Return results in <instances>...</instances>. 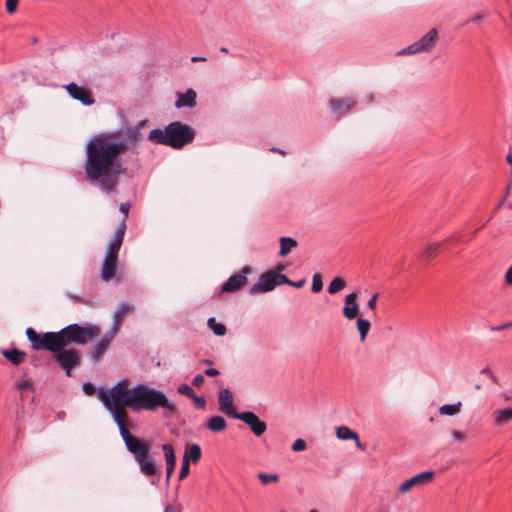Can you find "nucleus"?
<instances>
[{
	"mask_svg": "<svg viewBox=\"0 0 512 512\" xmlns=\"http://www.w3.org/2000/svg\"><path fill=\"white\" fill-rule=\"evenodd\" d=\"M97 397L117 424L125 446L139 465L140 472L146 477L155 476L158 467L155 458L151 455L150 444L132 435L127 429L126 407L134 412L155 411L158 408L174 412L177 408L176 404L171 402L163 391L146 384L130 387L127 379L118 381L107 390L99 389Z\"/></svg>",
	"mask_w": 512,
	"mask_h": 512,
	"instance_id": "1",
	"label": "nucleus"
},
{
	"mask_svg": "<svg viewBox=\"0 0 512 512\" xmlns=\"http://www.w3.org/2000/svg\"><path fill=\"white\" fill-rule=\"evenodd\" d=\"M139 136L140 130L135 126L93 136L86 146L83 165L85 179L103 193L115 192L119 177L126 172L121 156L128 151L130 145L139 141Z\"/></svg>",
	"mask_w": 512,
	"mask_h": 512,
	"instance_id": "2",
	"label": "nucleus"
},
{
	"mask_svg": "<svg viewBox=\"0 0 512 512\" xmlns=\"http://www.w3.org/2000/svg\"><path fill=\"white\" fill-rule=\"evenodd\" d=\"M195 136L196 132L191 126L175 121L168 124L164 129H152L148 134V140L173 149H182L192 143Z\"/></svg>",
	"mask_w": 512,
	"mask_h": 512,
	"instance_id": "3",
	"label": "nucleus"
},
{
	"mask_svg": "<svg viewBox=\"0 0 512 512\" xmlns=\"http://www.w3.org/2000/svg\"><path fill=\"white\" fill-rule=\"evenodd\" d=\"M126 225L120 222L115 230L112 240L106 247V252L101 264L100 279L102 282H109L116 276L118 265V253L123 243Z\"/></svg>",
	"mask_w": 512,
	"mask_h": 512,
	"instance_id": "4",
	"label": "nucleus"
},
{
	"mask_svg": "<svg viewBox=\"0 0 512 512\" xmlns=\"http://www.w3.org/2000/svg\"><path fill=\"white\" fill-rule=\"evenodd\" d=\"M98 331L99 329L95 325L70 324L58 331V334H60L64 348L72 343L83 345L88 339L94 338Z\"/></svg>",
	"mask_w": 512,
	"mask_h": 512,
	"instance_id": "5",
	"label": "nucleus"
},
{
	"mask_svg": "<svg viewBox=\"0 0 512 512\" xmlns=\"http://www.w3.org/2000/svg\"><path fill=\"white\" fill-rule=\"evenodd\" d=\"M438 39V32L435 28L429 30L423 37H421L418 41L409 45L408 47L402 49L399 54L400 55H414L421 52H429L431 51Z\"/></svg>",
	"mask_w": 512,
	"mask_h": 512,
	"instance_id": "6",
	"label": "nucleus"
},
{
	"mask_svg": "<svg viewBox=\"0 0 512 512\" xmlns=\"http://www.w3.org/2000/svg\"><path fill=\"white\" fill-rule=\"evenodd\" d=\"M54 360L64 370L66 376L70 377L72 369L81 363V354L76 349L64 347L54 354Z\"/></svg>",
	"mask_w": 512,
	"mask_h": 512,
	"instance_id": "7",
	"label": "nucleus"
},
{
	"mask_svg": "<svg viewBox=\"0 0 512 512\" xmlns=\"http://www.w3.org/2000/svg\"><path fill=\"white\" fill-rule=\"evenodd\" d=\"M64 88L72 99L79 101L84 106H91L95 103L92 92L84 86L70 82Z\"/></svg>",
	"mask_w": 512,
	"mask_h": 512,
	"instance_id": "8",
	"label": "nucleus"
},
{
	"mask_svg": "<svg viewBox=\"0 0 512 512\" xmlns=\"http://www.w3.org/2000/svg\"><path fill=\"white\" fill-rule=\"evenodd\" d=\"M63 348L58 332H46L40 335L34 350H48L54 354Z\"/></svg>",
	"mask_w": 512,
	"mask_h": 512,
	"instance_id": "9",
	"label": "nucleus"
},
{
	"mask_svg": "<svg viewBox=\"0 0 512 512\" xmlns=\"http://www.w3.org/2000/svg\"><path fill=\"white\" fill-rule=\"evenodd\" d=\"M433 471H424L421 472L404 482H402L398 487V492L401 494L408 493L412 488L419 487L430 483L434 479Z\"/></svg>",
	"mask_w": 512,
	"mask_h": 512,
	"instance_id": "10",
	"label": "nucleus"
},
{
	"mask_svg": "<svg viewBox=\"0 0 512 512\" xmlns=\"http://www.w3.org/2000/svg\"><path fill=\"white\" fill-rule=\"evenodd\" d=\"M277 286L275 271H268L260 275L258 281L249 289L251 294L272 291Z\"/></svg>",
	"mask_w": 512,
	"mask_h": 512,
	"instance_id": "11",
	"label": "nucleus"
},
{
	"mask_svg": "<svg viewBox=\"0 0 512 512\" xmlns=\"http://www.w3.org/2000/svg\"><path fill=\"white\" fill-rule=\"evenodd\" d=\"M235 419H239L247 424L256 436H261L266 431L267 426L265 422L260 420L254 412H241L238 415H235Z\"/></svg>",
	"mask_w": 512,
	"mask_h": 512,
	"instance_id": "12",
	"label": "nucleus"
},
{
	"mask_svg": "<svg viewBox=\"0 0 512 512\" xmlns=\"http://www.w3.org/2000/svg\"><path fill=\"white\" fill-rule=\"evenodd\" d=\"M251 272V268L249 266H245L242 268L240 273H236L228 278V280L223 283L222 291L223 292H234L239 290L241 287L246 285L247 277L246 275Z\"/></svg>",
	"mask_w": 512,
	"mask_h": 512,
	"instance_id": "13",
	"label": "nucleus"
},
{
	"mask_svg": "<svg viewBox=\"0 0 512 512\" xmlns=\"http://www.w3.org/2000/svg\"><path fill=\"white\" fill-rule=\"evenodd\" d=\"M218 404L219 410L229 417L235 418V415L239 414L234 407L233 394L228 388L220 390Z\"/></svg>",
	"mask_w": 512,
	"mask_h": 512,
	"instance_id": "14",
	"label": "nucleus"
},
{
	"mask_svg": "<svg viewBox=\"0 0 512 512\" xmlns=\"http://www.w3.org/2000/svg\"><path fill=\"white\" fill-rule=\"evenodd\" d=\"M358 293L351 292L344 298V307L342 309L343 316L348 320L357 318L360 313L359 304L357 303Z\"/></svg>",
	"mask_w": 512,
	"mask_h": 512,
	"instance_id": "15",
	"label": "nucleus"
},
{
	"mask_svg": "<svg viewBox=\"0 0 512 512\" xmlns=\"http://www.w3.org/2000/svg\"><path fill=\"white\" fill-rule=\"evenodd\" d=\"M357 105V100L354 97H347L343 99L332 98L329 101L330 109L337 114L348 113L352 108Z\"/></svg>",
	"mask_w": 512,
	"mask_h": 512,
	"instance_id": "16",
	"label": "nucleus"
},
{
	"mask_svg": "<svg viewBox=\"0 0 512 512\" xmlns=\"http://www.w3.org/2000/svg\"><path fill=\"white\" fill-rule=\"evenodd\" d=\"M162 450L164 452L166 461V482L168 483L175 470L176 457L173 446L171 444H163Z\"/></svg>",
	"mask_w": 512,
	"mask_h": 512,
	"instance_id": "17",
	"label": "nucleus"
},
{
	"mask_svg": "<svg viewBox=\"0 0 512 512\" xmlns=\"http://www.w3.org/2000/svg\"><path fill=\"white\" fill-rule=\"evenodd\" d=\"M133 308V305L132 304H129V303H121L116 311L114 312V316H113V325L111 327L110 330H112V334H117V331L121 325V323L123 322L124 318L126 317V315L129 313V311Z\"/></svg>",
	"mask_w": 512,
	"mask_h": 512,
	"instance_id": "18",
	"label": "nucleus"
},
{
	"mask_svg": "<svg viewBox=\"0 0 512 512\" xmlns=\"http://www.w3.org/2000/svg\"><path fill=\"white\" fill-rule=\"evenodd\" d=\"M336 436L341 440H354L356 447L362 451L366 449V446L361 443L359 435L351 430L347 426H339L336 428Z\"/></svg>",
	"mask_w": 512,
	"mask_h": 512,
	"instance_id": "19",
	"label": "nucleus"
},
{
	"mask_svg": "<svg viewBox=\"0 0 512 512\" xmlns=\"http://www.w3.org/2000/svg\"><path fill=\"white\" fill-rule=\"evenodd\" d=\"M116 334H112V330H110L103 338H101L93 347L91 351V356L98 360L109 348L112 339Z\"/></svg>",
	"mask_w": 512,
	"mask_h": 512,
	"instance_id": "20",
	"label": "nucleus"
},
{
	"mask_svg": "<svg viewBox=\"0 0 512 512\" xmlns=\"http://www.w3.org/2000/svg\"><path fill=\"white\" fill-rule=\"evenodd\" d=\"M196 92L193 89H188L184 93H178V99L175 102L177 108L193 107L196 104Z\"/></svg>",
	"mask_w": 512,
	"mask_h": 512,
	"instance_id": "21",
	"label": "nucleus"
},
{
	"mask_svg": "<svg viewBox=\"0 0 512 512\" xmlns=\"http://www.w3.org/2000/svg\"><path fill=\"white\" fill-rule=\"evenodd\" d=\"M492 416L495 425L503 426L512 421V408L497 409Z\"/></svg>",
	"mask_w": 512,
	"mask_h": 512,
	"instance_id": "22",
	"label": "nucleus"
},
{
	"mask_svg": "<svg viewBox=\"0 0 512 512\" xmlns=\"http://www.w3.org/2000/svg\"><path fill=\"white\" fill-rule=\"evenodd\" d=\"M206 427L208 430L214 433L222 432L226 429L227 423L226 420L219 415L212 416L208 419L206 423Z\"/></svg>",
	"mask_w": 512,
	"mask_h": 512,
	"instance_id": "23",
	"label": "nucleus"
},
{
	"mask_svg": "<svg viewBox=\"0 0 512 512\" xmlns=\"http://www.w3.org/2000/svg\"><path fill=\"white\" fill-rule=\"evenodd\" d=\"M2 354L14 365H19L25 357V353L16 348L11 350H3Z\"/></svg>",
	"mask_w": 512,
	"mask_h": 512,
	"instance_id": "24",
	"label": "nucleus"
},
{
	"mask_svg": "<svg viewBox=\"0 0 512 512\" xmlns=\"http://www.w3.org/2000/svg\"><path fill=\"white\" fill-rule=\"evenodd\" d=\"M296 246H297V241L295 239H293L291 237H281L280 238V251H279V255L281 257L286 256Z\"/></svg>",
	"mask_w": 512,
	"mask_h": 512,
	"instance_id": "25",
	"label": "nucleus"
},
{
	"mask_svg": "<svg viewBox=\"0 0 512 512\" xmlns=\"http://www.w3.org/2000/svg\"><path fill=\"white\" fill-rule=\"evenodd\" d=\"M448 240L442 242H434L428 244L421 254V258L427 260L435 255H437L439 248L441 245L445 244Z\"/></svg>",
	"mask_w": 512,
	"mask_h": 512,
	"instance_id": "26",
	"label": "nucleus"
},
{
	"mask_svg": "<svg viewBox=\"0 0 512 512\" xmlns=\"http://www.w3.org/2000/svg\"><path fill=\"white\" fill-rule=\"evenodd\" d=\"M461 407L462 403L460 401L454 404H444L439 408V413L441 415L454 416L460 412Z\"/></svg>",
	"mask_w": 512,
	"mask_h": 512,
	"instance_id": "27",
	"label": "nucleus"
},
{
	"mask_svg": "<svg viewBox=\"0 0 512 512\" xmlns=\"http://www.w3.org/2000/svg\"><path fill=\"white\" fill-rule=\"evenodd\" d=\"M209 328L217 336H223L226 333V327L224 324L217 322L214 317H210L207 321Z\"/></svg>",
	"mask_w": 512,
	"mask_h": 512,
	"instance_id": "28",
	"label": "nucleus"
},
{
	"mask_svg": "<svg viewBox=\"0 0 512 512\" xmlns=\"http://www.w3.org/2000/svg\"><path fill=\"white\" fill-rule=\"evenodd\" d=\"M371 327V323L367 319L359 318L357 320V329L360 335V340L364 341Z\"/></svg>",
	"mask_w": 512,
	"mask_h": 512,
	"instance_id": "29",
	"label": "nucleus"
},
{
	"mask_svg": "<svg viewBox=\"0 0 512 512\" xmlns=\"http://www.w3.org/2000/svg\"><path fill=\"white\" fill-rule=\"evenodd\" d=\"M345 281L340 277H335L328 286V292L330 294H335L341 291L345 287Z\"/></svg>",
	"mask_w": 512,
	"mask_h": 512,
	"instance_id": "30",
	"label": "nucleus"
},
{
	"mask_svg": "<svg viewBox=\"0 0 512 512\" xmlns=\"http://www.w3.org/2000/svg\"><path fill=\"white\" fill-rule=\"evenodd\" d=\"M189 460L196 463L201 458V448L198 444H192L189 448L186 449Z\"/></svg>",
	"mask_w": 512,
	"mask_h": 512,
	"instance_id": "31",
	"label": "nucleus"
},
{
	"mask_svg": "<svg viewBox=\"0 0 512 512\" xmlns=\"http://www.w3.org/2000/svg\"><path fill=\"white\" fill-rule=\"evenodd\" d=\"M258 479L261 481L262 484L267 485L269 483H276L279 481V475L276 473L273 474H267L260 472L258 473Z\"/></svg>",
	"mask_w": 512,
	"mask_h": 512,
	"instance_id": "32",
	"label": "nucleus"
},
{
	"mask_svg": "<svg viewBox=\"0 0 512 512\" xmlns=\"http://www.w3.org/2000/svg\"><path fill=\"white\" fill-rule=\"evenodd\" d=\"M190 468H189V458L187 455V452L184 453L181 469L179 472V479L182 480L187 477L189 474Z\"/></svg>",
	"mask_w": 512,
	"mask_h": 512,
	"instance_id": "33",
	"label": "nucleus"
},
{
	"mask_svg": "<svg viewBox=\"0 0 512 512\" xmlns=\"http://www.w3.org/2000/svg\"><path fill=\"white\" fill-rule=\"evenodd\" d=\"M282 269H283L282 266H278L277 269L274 270L275 276H276V281H277V286L282 285V284L289 285L290 281H291L286 275L281 274Z\"/></svg>",
	"mask_w": 512,
	"mask_h": 512,
	"instance_id": "34",
	"label": "nucleus"
},
{
	"mask_svg": "<svg viewBox=\"0 0 512 512\" xmlns=\"http://www.w3.org/2000/svg\"><path fill=\"white\" fill-rule=\"evenodd\" d=\"M323 288V282H322V277L320 274H315L313 276V279H312V287H311V290L314 292V293H318L322 290Z\"/></svg>",
	"mask_w": 512,
	"mask_h": 512,
	"instance_id": "35",
	"label": "nucleus"
},
{
	"mask_svg": "<svg viewBox=\"0 0 512 512\" xmlns=\"http://www.w3.org/2000/svg\"><path fill=\"white\" fill-rule=\"evenodd\" d=\"M26 335L28 340L31 342V346L35 349V345L37 344L40 335L31 327L27 328Z\"/></svg>",
	"mask_w": 512,
	"mask_h": 512,
	"instance_id": "36",
	"label": "nucleus"
},
{
	"mask_svg": "<svg viewBox=\"0 0 512 512\" xmlns=\"http://www.w3.org/2000/svg\"><path fill=\"white\" fill-rule=\"evenodd\" d=\"M177 391L181 395L191 397L194 394L193 389L188 384H181L178 386Z\"/></svg>",
	"mask_w": 512,
	"mask_h": 512,
	"instance_id": "37",
	"label": "nucleus"
},
{
	"mask_svg": "<svg viewBox=\"0 0 512 512\" xmlns=\"http://www.w3.org/2000/svg\"><path fill=\"white\" fill-rule=\"evenodd\" d=\"M196 408L204 409L206 406V400L203 396H197L195 393L190 397Z\"/></svg>",
	"mask_w": 512,
	"mask_h": 512,
	"instance_id": "38",
	"label": "nucleus"
},
{
	"mask_svg": "<svg viewBox=\"0 0 512 512\" xmlns=\"http://www.w3.org/2000/svg\"><path fill=\"white\" fill-rule=\"evenodd\" d=\"M16 385L21 390L31 389L33 387V382L27 378H21L16 382Z\"/></svg>",
	"mask_w": 512,
	"mask_h": 512,
	"instance_id": "39",
	"label": "nucleus"
},
{
	"mask_svg": "<svg viewBox=\"0 0 512 512\" xmlns=\"http://www.w3.org/2000/svg\"><path fill=\"white\" fill-rule=\"evenodd\" d=\"M291 449L294 452L303 451V450L306 449V442L303 439L299 438V439L294 441V443L292 444Z\"/></svg>",
	"mask_w": 512,
	"mask_h": 512,
	"instance_id": "40",
	"label": "nucleus"
},
{
	"mask_svg": "<svg viewBox=\"0 0 512 512\" xmlns=\"http://www.w3.org/2000/svg\"><path fill=\"white\" fill-rule=\"evenodd\" d=\"M82 390L86 395L92 396L95 393L96 388L91 382H85L82 386Z\"/></svg>",
	"mask_w": 512,
	"mask_h": 512,
	"instance_id": "41",
	"label": "nucleus"
},
{
	"mask_svg": "<svg viewBox=\"0 0 512 512\" xmlns=\"http://www.w3.org/2000/svg\"><path fill=\"white\" fill-rule=\"evenodd\" d=\"M451 436H452L453 441H455V442H462L466 438L465 433L462 431H459V430H453L451 432Z\"/></svg>",
	"mask_w": 512,
	"mask_h": 512,
	"instance_id": "42",
	"label": "nucleus"
},
{
	"mask_svg": "<svg viewBox=\"0 0 512 512\" xmlns=\"http://www.w3.org/2000/svg\"><path fill=\"white\" fill-rule=\"evenodd\" d=\"M19 0H6V10L9 14H13L16 11Z\"/></svg>",
	"mask_w": 512,
	"mask_h": 512,
	"instance_id": "43",
	"label": "nucleus"
},
{
	"mask_svg": "<svg viewBox=\"0 0 512 512\" xmlns=\"http://www.w3.org/2000/svg\"><path fill=\"white\" fill-rule=\"evenodd\" d=\"M129 209H130L129 203H121L120 204L119 210L123 213V219L121 222H124L125 225H126V219L128 217Z\"/></svg>",
	"mask_w": 512,
	"mask_h": 512,
	"instance_id": "44",
	"label": "nucleus"
},
{
	"mask_svg": "<svg viewBox=\"0 0 512 512\" xmlns=\"http://www.w3.org/2000/svg\"><path fill=\"white\" fill-rule=\"evenodd\" d=\"M378 293H374L367 302V307L371 310L376 309Z\"/></svg>",
	"mask_w": 512,
	"mask_h": 512,
	"instance_id": "45",
	"label": "nucleus"
},
{
	"mask_svg": "<svg viewBox=\"0 0 512 512\" xmlns=\"http://www.w3.org/2000/svg\"><path fill=\"white\" fill-rule=\"evenodd\" d=\"M203 382H204V376L202 374H197L192 379V385L196 386V387L201 386L203 384Z\"/></svg>",
	"mask_w": 512,
	"mask_h": 512,
	"instance_id": "46",
	"label": "nucleus"
},
{
	"mask_svg": "<svg viewBox=\"0 0 512 512\" xmlns=\"http://www.w3.org/2000/svg\"><path fill=\"white\" fill-rule=\"evenodd\" d=\"M512 327V322H506L502 325H499V326H492L490 328L491 331H501V330H505L507 328H510Z\"/></svg>",
	"mask_w": 512,
	"mask_h": 512,
	"instance_id": "47",
	"label": "nucleus"
},
{
	"mask_svg": "<svg viewBox=\"0 0 512 512\" xmlns=\"http://www.w3.org/2000/svg\"><path fill=\"white\" fill-rule=\"evenodd\" d=\"M505 282L507 285L512 286V266L505 273Z\"/></svg>",
	"mask_w": 512,
	"mask_h": 512,
	"instance_id": "48",
	"label": "nucleus"
},
{
	"mask_svg": "<svg viewBox=\"0 0 512 512\" xmlns=\"http://www.w3.org/2000/svg\"><path fill=\"white\" fill-rule=\"evenodd\" d=\"M305 284V279H300L298 281H290V286H293L295 288H302Z\"/></svg>",
	"mask_w": 512,
	"mask_h": 512,
	"instance_id": "49",
	"label": "nucleus"
},
{
	"mask_svg": "<svg viewBox=\"0 0 512 512\" xmlns=\"http://www.w3.org/2000/svg\"><path fill=\"white\" fill-rule=\"evenodd\" d=\"M205 375L209 376V377H214V376H217L219 374V371L215 368H208L205 370Z\"/></svg>",
	"mask_w": 512,
	"mask_h": 512,
	"instance_id": "50",
	"label": "nucleus"
},
{
	"mask_svg": "<svg viewBox=\"0 0 512 512\" xmlns=\"http://www.w3.org/2000/svg\"><path fill=\"white\" fill-rule=\"evenodd\" d=\"M164 512H181V508L179 506L167 505L164 508Z\"/></svg>",
	"mask_w": 512,
	"mask_h": 512,
	"instance_id": "51",
	"label": "nucleus"
},
{
	"mask_svg": "<svg viewBox=\"0 0 512 512\" xmlns=\"http://www.w3.org/2000/svg\"><path fill=\"white\" fill-rule=\"evenodd\" d=\"M485 17H486V13L481 12V13H479V14H477V15L473 16L471 20H472L473 22H479V21H481L482 19H484Z\"/></svg>",
	"mask_w": 512,
	"mask_h": 512,
	"instance_id": "52",
	"label": "nucleus"
},
{
	"mask_svg": "<svg viewBox=\"0 0 512 512\" xmlns=\"http://www.w3.org/2000/svg\"><path fill=\"white\" fill-rule=\"evenodd\" d=\"M206 60H207V59H206V57H202V56H193V57L191 58V61H192V62H199V61L204 62V61H206Z\"/></svg>",
	"mask_w": 512,
	"mask_h": 512,
	"instance_id": "53",
	"label": "nucleus"
},
{
	"mask_svg": "<svg viewBox=\"0 0 512 512\" xmlns=\"http://www.w3.org/2000/svg\"><path fill=\"white\" fill-rule=\"evenodd\" d=\"M482 374H485L487 375L488 377H490L491 375H493V373L491 372V370L489 368H484L482 371H481Z\"/></svg>",
	"mask_w": 512,
	"mask_h": 512,
	"instance_id": "54",
	"label": "nucleus"
},
{
	"mask_svg": "<svg viewBox=\"0 0 512 512\" xmlns=\"http://www.w3.org/2000/svg\"><path fill=\"white\" fill-rule=\"evenodd\" d=\"M271 151H272V152L279 153V154H281V155H285V154H286L284 150H281V149H279V148H271Z\"/></svg>",
	"mask_w": 512,
	"mask_h": 512,
	"instance_id": "55",
	"label": "nucleus"
},
{
	"mask_svg": "<svg viewBox=\"0 0 512 512\" xmlns=\"http://www.w3.org/2000/svg\"><path fill=\"white\" fill-rule=\"evenodd\" d=\"M506 161L512 165V154L511 153H508L507 156H506Z\"/></svg>",
	"mask_w": 512,
	"mask_h": 512,
	"instance_id": "56",
	"label": "nucleus"
},
{
	"mask_svg": "<svg viewBox=\"0 0 512 512\" xmlns=\"http://www.w3.org/2000/svg\"><path fill=\"white\" fill-rule=\"evenodd\" d=\"M489 378H490V379L492 380V382H494L495 384H499L498 378H497L494 374H493V375H491Z\"/></svg>",
	"mask_w": 512,
	"mask_h": 512,
	"instance_id": "57",
	"label": "nucleus"
},
{
	"mask_svg": "<svg viewBox=\"0 0 512 512\" xmlns=\"http://www.w3.org/2000/svg\"><path fill=\"white\" fill-rule=\"evenodd\" d=\"M220 51H221V52H224V53H227V52H228V49H227V48H225V47H221V48H220Z\"/></svg>",
	"mask_w": 512,
	"mask_h": 512,
	"instance_id": "58",
	"label": "nucleus"
},
{
	"mask_svg": "<svg viewBox=\"0 0 512 512\" xmlns=\"http://www.w3.org/2000/svg\"><path fill=\"white\" fill-rule=\"evenodd\" d=\"M151 484H152V485H156V484H157V481H156V480H151Z\"/></svg>",
	"mask_w": 512,
	"mask_h": 512,
	"instance_id": "59",
	"label": "nucleus"
},
{
	"mask_svg": "<svg viewBox=\"0 0 512 512\" xmlns=\"http://www.w3.org/2000/svg\"><path fill=\"white\" fill-rule=\"evenodd\" d=\"M368 100L369 101H372L373 100V97L372 96H367Z\"/></svg>",
	"mask_w": 512,
	"mask_h": 512,
	"instance_id": "60",
	"label": "nucleus"
},
{
	"mask_svg": "<svg viewBox=\"0 0 512 512\" xmlns=\"http://www.w3.org/2000/svg\"><path fill=\"white\" fill-rule=\"evenodd\" d=\"M309 512H318V511H317V510H315V509H312V510H310Z\"/></svg>",
	"mask_w": 512,
	"mask_h": 512,
	"instance_id": "61",
	"label": "nucleus"
}]
</instances>
